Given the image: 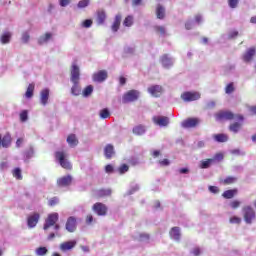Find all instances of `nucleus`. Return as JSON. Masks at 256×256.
Here are the masks:
<instances>
[{
	"mask_svg": "<svg viewBox=\"0 0 256 256\" xmlns=\"http://www.w3.org/2000/svg\"><path fill=\"white\" fill-rule=\"evenodd\" d=\"M59 221V213L57 212H53L51 214H48L47 218L45 219L44 225H43V229L44 231H49V229H51V227H53L54 232L50 233L48 235V241H53V239H55V237H59V229H61V225L57 224V222Z\"/></svg>",
	"mask_w": 256,
	"mask_h": 256,
	"instance_id": "obj_1",
	"label": "nucleus"
},
{
	"mask_svg": "<svg viewBox=\"0 0 256 256\" xmlns=\"http://www.w3.org/2000/svg\"><path fill=\"white\" fill-rule=\"evenodd\" d=\"M215 119L216 121H233V119L244 121L245 117L241 114L234 115L231 111L220 110L215 114Z\"/></svg>",
	"mask_w": 256,
	"mask_h": 256,
	"instance_id": "obj_2",
	"label": "nucleus"
},
{
	"mask_svg": "<svg viewBox=\"0 0 256 256\" xmlns=\"http://www.w3.org/2000/svg\"><path fill=\"white\" fill-rule=\"evenodd\" d=\"M55 158L63 169H66L67 171H71V169H73V165H71V162L67 160V154L65 152L57 151L55 153Z\"/></svg>",
	"mask_w": 256,
	"mask_h": 256,
	"instance_id": "obj_3",
	"label": "nucleus"
},
{
	"mask_svg": "<svg viewBox=\"0 0 256 256\" xmlns=\"http://www.w3.org/2000/svg\"><path fill=\"white\" fill-rule=\"evenodd\" d=\"M242 211L244 213V221L247 223V225H251L253 221H255L256 213L253 207L251 206H244L242 208Z\"/></svg>",
	"mask_w": 256,
	"mask_h": 256,
	"instance_id": "obj_4",
	"label": "nucleus"
},
{
	"mask_svg": "<svg viewBox=\"0 0 256 256\" xmlns=\"http://www.w3.org/2000/svg\"><path fill=\"white\" fill-rule=\"evenodd\" d=\"M137 99H139V91L130 90L122 96V103H133V101H137Z\"/></svg>",
	"mask_w": 256,
	"mask_h": 256,
	"instance_id": "obj_5",
	"label": "nucleus"
},
{
	"mask_svg": "<svg viewBox=\"0 0 256 256\" xmlns=\"http://www.w3.org/2000/svg\"><path fill=\"white\" fill-rule=\"evenodd\" d=\"M92 211L96 213L99 217H105L107 215V211H109V208H107V205L101 203V202H96L92 206Z\"/></svg>",
	"mask_w": 256,
	"mask_h": 256,
	"instance_id": "obj_6",
	"label": "nucleus"
},
{
	"mask_svg": "<svg viewBox=\"0 0 256 256\" xmlns=\"http://www.w3.org/2000/svg\"><path fill=\"white\" fill-rule=\"evenodd\" d=\"M181 99L184 100L185 103H191V101L201 99V94L199 92H184L181 94Z\"/></svg>",
	"mask_w": 256,
	"mask_h": 256,
	"instance_id": "obj_7",
	"label": "nucleus"
},
{
	"mask_svg": "<svg viewBox=\"0 0 256 256\" xmlns=\"http://www.w3.org/2000/svg\"><path fill=\"white\" fill-rule=\"evenodd\" d=\"M80 79H81V70L79 69V66H77L76 64H73L70 70V80L72 83H79Z\"/></svg>",
	"mask_w": 256,
	"mask_h": 256,
	"instance_id": "obj_8",
	"label": "nucleus"
},
{
	"mask_svg": "<svg viewBox=\"0 0 256 256\" xmlns=\"http://www.w3.org/2000/svg\"><path fill=\"white\" fill-rule=\"evenodd\" d=\"M109 77L106 70H100L93 74L92 79L95 83H103Z\"/></svg>",
	"mask_w": 256,
	"mask_h": 256,
	"instance_id": "obj_9",
	"label": "nucleus"
},
{
	"mask_svg": "<svg viewBox=\"0 0 256 256\" xmlns=\"http://www.w3.org/2000/svg\"><path fill=\"white\" fill-rule=\"evenodd\" d=\"M199 123V118H187L182 122V127L184 129H193L194 127H197Z\"/></svg>",
	"mask_w": 256,
	"mask_h": 256,
	"instance_id": "obj_10",
	"label": "nucleus"
},
{
	"mask_svg": "<svg viewBox=\"0 0 256 256\" xmlns=\"http://www.w3.org/2000/svg\"><path fill=\"white\" fill-rule=\"evenodd\" d=\"M41 216L39 213H33L32 215L28 216L27 218V225L30 229H33V227H37V224L39 223V219Z\"/></svg>",
	"mask_w": 256,
	"mask_h": 256,
	"instance_id": "obj_11",
	"label": "nucleus"
},
{
	"mask_svg": "<svg viewBox=\"0 0 256 256\" xmlns=\"http://www.w3.org/2000/svg\"><path fill=\"white\" fill-rule=\"evenodd\" d=\"M73 183V177L71 175L63 176L57 179L58 187H69Z\"/></svg>",
	"mask_w": 256,
	"mask_h": 256,
	"instance_id": "obj_12",
	"label": "nucleus"
},
{
	"mask_svg": "<svg viewBox=\"0 0 256 256\" xmlns=\"http://www.w3.org/2000/svg\"><path fill=\"white\" fill-rule=\"evenodd\" d=\"M76 229H77V219L73 216H70L66 221V230H68L69 233H74Z\"/></svg>",
	"mask_w": 256,
	"mask_h": 256,
	"instance_id": "obj_13",
	"label": "nucleus"
},
{
	"mask_svg": "<svg viewBox=\"0 0 256 256\" xmlns=\"http://www.w3.org/2000/svg\"><path fill=\"white\" fill-rule=\"evenodd\" d=\"M148 93H150L152 97H159L160 95H163V86L152 85L148 88Z\"/></svg>",
	"mask_w": 256,
	"mask_h": 256,
	"instance_id": "obj_14",
	"label": "nucleus"
},
{
	"mask_svg": "<svg viewBox=\"0 0 256 256\" xmlns=\"http://www.w3.org/2000/svg\"><path fill=\"white\" fill-rule=\"evenodd\" d=\"M256 54V49L255 47H251L249 48L244 54H243V61L245 63H251V61H253V57H255Z\"/></svg>",
	"mask_w": 256,
	"mask_h": 256,
	"instance_id": "obj_15",
	"label": "nucleus"
},
{
	"mask_svg": "<svg viewBox=\"0 0 256 256\" xmlns=\"http://www.w3.org/2000/svg\"><path fill=\"white\" fill-rule=\"evenodd\" d=\"M111 196V189H98L94 191L93 197L95 199H103V197Z\"/></svg>",
	"mask_w": 256,
	"mask_h": 256,
	"instance_id": "obj_16",
	"label": "nucleus"
},
{
	"mask_svg": "<svg viewBox=\"0 0 256 256\" xmlns=\"http://www.w3.org/2000/svg\"><path fill=\"white\" fill-rule=\"evenodd\" d=\"M154 123L159 125V127H167L169 125V117L167 116H160L154 118Z\"/></svg>",
	"mask_w": 256,
	"mask_h": 256,
	"instance_id": "obj_17",
	"label": "nucleus"
},
{
	"mask_svg": "<svg viewBox=\"0 0 256 256\" xmlns=\"http://www.w3.org/2000/svg\"><path fill=\"white\" fill-rule=\"evenodd\" d=\"M77 245V241H67L60 244L61 251H71V249H74V247Z\"/></svg>",
	"mask_w": 256,
	"mask_h": 256,
	"instance_id": "obj_18",
	"label": "nucleus"
},
{
	"mask_svg": "<svg viewBox=\"0 0 256 256\" xmlns=\"http://www.w3.org/2000/svg\"><path fill=\"white\" fill-rule=\"evenodd\" d=\"M104 155L106 159H111L115 155V147L112 144H108L104 148Z\"/></svg>",
	"mask_w": 256,
	"mask_h": 256,
	"instance_id": "obj_19",
	"label": "nucleus"
},
{
	"mask_svg": "<svg viewBox=\"0 0 256 256\" xmlns=\"http://www.w3.org/2000/svg\"><path fill=\"white\" fill-rule=\"evenodd\" d=\"M40 103L44 106L49 103V89L45 88L40 92Z\"/></svg>",
	"mask_w": 256,
	"mask_h": 256,
	"instance_id": "obj_20",
	"label": "nucleus"
},
{
	"mask_svg": "<svg viewBox=\"0 0 256 256\" xmlns=\"http://www.w3.org/2000/svg\"><path fill=\"white\" fill-rule=\"evenodd\" d=\"M169 235L171 239H174V241H179V239H181V230L179 229V227H172Z\"/></svg>",
	"mask_w": 256,
	"mask_h": 256,
	"instance_id": "obj_21",
	"label": "nucleus"
},
{
	"mask_svg": "<svg viewBox=\"0 0 256 256\" xmlns=\"http://www.w3.org/2000/svg\"><path fill=\"white\" fill-rule=\"evenodd\" d=\"M219 183L220 185H233L234 183H237V177L228 176L226 178H220Z\"/></svg>",
	"mask_w": 256,
	"mask_h": 256,
	"instance_id": "obj_22",
	"label": "nucleus"
},
{
	"mask_svg": "<svg viewBox=\"0 0 256 256\" xmlns=\"http://www.w3.org/2000/svg\"><path fill=\"white\" fill-rule=\"evenodd\" d=\"M119 27H121V14H117L115 16L111 29L114 33H117L119 31Z\"/></svg>",
	"mask_w": 256,
	"mask_h": 256,
	"instance_id": "obj_23",
	"label": "nucleus"
},
{
	"mask_svg": "<svg viewBox=\"0 0 256 256\" xmlns=\"http://www.w3.org/2000/svg\"><path fill=\"white\" fill-rule=\"evenodd\" d=\"M11 145V135L10 134H6L4 135V137L2 138L0 135V147H9Z\"/></svg>",
	"mask_w": 256,
	"mask_h": 256,
	"instance_id": "obj_24",
	"label": "nucleus"
},
{
	"mask_svg": "<svg viewBox=\"0 0 256 256\" xmlns=\"http://www.w3.org/2000/svg\"><path fill=\"white\" fill-rule=\"evenodd\" d=\"M106 19H107V14L105 13V10H98L97 18H96L98 25H103Z\"/></svg>",
	"mask_w": 256,
	"mask_h": 256,
	"instance_id": "obj_25",
	"label": "nucleus"
},
{
	"mask_svg": "<svg viewBox=\"0 0 256 256\" xmlns=\"http://www.w3.org/2000/svg\"><path fill=\"white\" fill-rule=\"evenodd\" d=\"M237 193H239V191L237 190V188L234 189H230V190H226L222 193V197L224 199H233V197H235V195H237Z\"/></svg>",
	"mask_w": 256,
	"mask_h": 256,
	"instance_id": "obj_26",
	"label": "nucleus"
},
{
	"mask_svg": "<svg viewBox=\"0 0 256 256\" xmlns=\"http://www.w3.org/2000/svg\"><path fill=\"white\" fill-rule=\"evenodd\" d=\"M66 141L70 147H77V145H79V140L75 134L68 135Z\"/></svg>",
	"mask_w": 256,
	"mask_h": 256,
	"instance_id": "obj_27",
	"label": "nucleus"
},
{
	"mask_svg": "<svg viewBox=\"0 0 256 256\" xmlns=\"http://www.w3.org/2000/svg\"><path fill=\"white\" fill-rule=\"evenodd\" d=\"M213 139L217 143H227V141H229V136H227V134H214Z\"/></svg>",
	"mask_w": 256,
	"mask_h": 256,
	"instance_id": "obj_28",
	"label": "nucleus"
},
{
	"mask_svg": "<svg viewBox=\"0 0 256 256\" xmlns=\"http://www.w3.org/2000/svg\"><path fill=\"white\" fill-rule=\"evenodd\" d=\"M241 127H243V121L234 122V123L230 124L229 130L232 133H239V130L241 129Z\"/></svg>",
	"mask_w": 256,
	"mask_h": 256,
	"instance_id": "obj_29",
	"label": "nucleus"
},
{
	"mask_svg": "<svg viewBox=\"0 0 256 256\" xmlns=\"http://www.w3.org/2000/svg\"><path fill=\"white\" fill-rule=\"evenodd\" d=\"M73 86L71 88V94L74 95V97H77L81 95V86H79V82H72Z\"/></svg>",
	"mask_w": 256,
	"mask_h": 256,
	"instance_id": "obj_30",
	"label": "nucleus"
},
{
	"mask_svg": "<svg viewBox=\"0 0 256 256\" xmlns=\"http://www.w3.org/2000/svg\"><path fill=\"white\" fill-rule=\"evenodd\" d=\"M156 16L157 19H165V7L161 4H158L156 7Z\"/></svg>",
	"mask_w": 256,
	"mask_h": 256,
	"instance_id": "obj_31",
	"label": "nucleus"
},
{
	"mask_svg": "<svg viewBox=\"0 0 256 256\" xmlns=\"http://www.w3.org/2000/svg\"><path fill=\"white\" fill-rule=\"evenodd\" d=\"M145 126L144 125H137L132 129V133H134V135H145Z\"/></svg>",
	"mask_w": 256,
	"mask_h": 256,
	"instance_id": "obj_32",
	"label": "nucleus"
},
{
	"mask_svg": "<svg viewBox=\"0 0 256 256\" xmlns=\"http://www.w3.org/2000/svg\"><path fill=\"white\" fill-rule=\"evenodd\" d=\"M34 93H35V84L31 83L28 85L26 93H25L26 99H31V97H33Z\"/></svg>",
	"mask_w": 256,
	"mask_h": 256,
	"instance_id": "obj_33",
	"label": "nucleus"
},
{
	"mask_svg": "<svg viewBox=\"0 0 256 256\" xmlns=\"http://www.w3.org/2000/svg\"><path fill=\"white\" fill-rule=\"evenodd\" d=\"M161 63L163 65V67H171V65H173V62L171 61V58H169V56L167 54H164L161 57Z\"/></svg>",
	"mask_w": 256,
	"mask_h": 256,
	"instance_id": "obj_34",
	"label": "nucleus"
},
{
	"mask_svg": "<svg viewBox=\"0 0 256 256\" xmlns=\"http://www.w3.org/2000/svg\"><path fill=\"white\" fill-rule=\"evenodd\" d=\"M0 41L3 45L9 43L11 41V32H5L2 34Z\"/></svg>",
	"mask_w": 256,
	"mask_h": 256,
	"instance_id": "obj_35",
	"label": "nucleus"
},
{
	"mask_svg": "<svg viewBox=\"0 0 256 256\" xmlns=\"http://www.w3.org/2000/svg\"><path fill=\"white\" fill-rule=\"evenodd\" d=\"M214 162V159H206V160H203L201 163H200V169H209L211 167V163Z\"/></svg>",
	"mask_w": 256,
	"mask_h": 256,
	"instance_id": "obj_36",
	"label": "nucleus"
},
{
	"mask_svg": "<svg viewBox=\"0 0 256 256\" xmlns=\"http://www.w3.org/2000/svg\"><path fill=\"white\" fill-rule=\"evenodd\" d=\"M51 37H53V35L51 33H46L45 35L41 36L38 39V43L39 45H43L44 43H47V41H49V39H51Z\"/></svg>",
	"mask_w": 256,
	"mask_h": 256,
	"instance_id": "obj_37",
	"label": "nucleus"
},
{
	"mask_svg": "<svg viewBox=\"0 0 256 256\" xmlns=\"http://www.w3.org/2000/svg\"><path fill=\"white\" fill-rule=\"evenodd\" d=\"M100 119H109V117H111V112L109 111L108 108H104L102 110H100Z\"/></svg>",
	"mask_w": 256,
	"mask_h": 256,
	"instance_id": "obj_38",
	"label": "nucleus"
},
{
	"mask_svg": "<svg viewBox=\"0 0 256 256\" xmlns=\"http://www.w3.org/2000/svg\"><path fill=\"white\" fill-rule=\"evenodd\" d=\"M134 23V18L132 15H128L124 21H123V25L124 27H131Z\"/></svg>",
	"mask_w": 256,
	"mask_h": 256,
	"instance_id": "obj_39",
	"label": "nucleus"
},
{
	"mask_svg": "<svg viewBox=\"0 0 256 256\" xmlns=\"http://www.w3.org/2000/svg\"><path fill=\"white\" fill-rule=\"evenodd\" d=\"M93 93V85H88L84 88L82 95L83 97H89Z\"/></svg>",
	"mask_w": 256,
	"mask_h": 256,
	"instance_id": "obj_40",
	"label": "nucleus"
},
{
	"mask_svg": "<svg viewBox=\"0 0 256 256\" xmlns=\"http://www.w3.org/2000/svg\"><path fill=\"white\" fill-rule=\"evenodd\" d=\"M235 92V84L233 82L229 83L226 87H225V93L227 95H231V93Z\"/></svg>",
	"mask_w": 256,
	"mask_h": 256,
	"instance_id": "obj_41",
	"label": "nucleus"
},
{
	"mask_svg": "<svg viewBox=\"0 0 256 256\" xmlns=\"http://www.w3.org/2000/svg\"><path fill=\"white\" fill-rule=\"evenodd\" d=\"M12 174L15 179H18V181H21V179H23V175L21 174V168H15Z\"/></svg>",
	"mask_w": 256,
	"mask_h": 256,
	"instance_id": "obj_42",
	"label": "nucleus"
},
{
	"mask_svg": "<svg viewBox=\"0 0 256 256\" xmlns=\"http://www.w3.org/2000/svg\"><path fill=\"white\" fill-rule=\"evenodd\" d=\"M46 253H49V250L47 247H38L36 249V255L38 256H45Z\"/></svg>",
	"mask_w": 256,
	"mask_h": 256,
	"instance_id": "obj_43",
	"label": "nucleus"
},
{
	"mask_svg": "<svg viewBox=\"0 0 256 256\" xmlns=\"http://www.w3.org/2000/svg\"><path fill=\"white\" fill-rule=\"evenodd\" d=\"M229 223H231L232 225H241V218L238 216H232L229 219Z\"/></svg>",
	"mask_w": 256,
	"mask_h": 256,
	"instance_id": "obj_44",
	"label": "nucleus"
},
{
	"mask_svg": "<svg viewBox=\"0 0 256 256\" xmlns=\"http://www.w3.org/2000/svg\"><path fill=\"white\" fill-rule=\"evenodd\" d=\"M229 207H231L233 210L239 209V207H241V201H239V200H232L229 203Z\"/></svg>",
	"mask_w": 256,
	"mask_h": 256,
	"instance_id": "obj_45",
	"label": "nucleus"
},
{
	"mask_svg": "<svg viewBox=\"0 0 256 256\" xmlns=\"http://www.w3.org/2000/svg\"><path fill=\"white\" fill-rule=\"evenodd\" d=\"M27 119H29V112L27 110H23L21 113H20V121L22 123H25V121H27Z\"/></svg>",
	"mask_w": 256,
	"mask_h": 256,
	"instance_id": "obj_46",
	"label": "nucleus"
},
{
	"mask_svg": "<svg viewBox=\"0 0 256 256\" xmlns=\"http://www.w3.org/2000/svg\"><path fill=\"white\" fill-rule=\"evenodd\" d=\"M127 171H129V165L127 164H122L119 168H118V173L120 175H124V173H127Z\"/></svg>",
	"mask_w": 256,
	"mask_h": 256,
	"instance_id": "obj_47",
	"label": "nucleus"
},
{
	"mask_svg": "<svg viewBox=\"0 0 256 256\" xmlns=\"http://www.w3.org/2000/svg\"><path fill=\"white\" fill-rule=\"evenodd\" d=\"M89 2H90V0H81L78 2L77 7L79 9H85V7L89 6Z\"/></svg>",
	"mask_w": 256,
	"mask_h": 256,
	"instance_id": "obj_48",
	"label": "nucleus"
},
{
	"mask_svg": "<svg viewBox=\"0 0 256 256\" xmlns=\"http://www.w3.org/2000/svg\"><path fill=\"white\" fill-rule=\"evenodd\" d=\"M154 30L156 31V33H158V35H165L166 33L164 26H154Z\"/></svg>",
	"mask_w": 256,
	"mask_h": 256,
	"instance_id": "obj_49",
	"label": "nucleus"
},
{
	"mask_svg": "<svg viewBox=\"0 0 256 256\" xmlns=\"http://www.w3.org/2000/svg\"><path fill=\"white\" fill-rule=\"evenodd\" d=\"M49 207H55V205H59V198L53 197L48 201Z\"/></svg>",
	"mask_w": 256,
	"mask_h": 256,
	"instance_id": "obj_50",
	"label": "nucleus"
},
{
	"mask_svg": "<svg viewBox=\"0 0 256 256\" xmlns=\"http://www.w3.org/2000/svg\"><path fill=\"white\" fill-rule=\"evenodd\" d=\"M228 5L231 9H237L239 5V0H228Z\"/></svg>",
	"mask_w": 256,
	"mask_h": 256,
	"instance_id": "obj_51",
	"label": "nucleus"
},
{
	"mask_svg": "<svg viewBox=\"0 0 256 256\" xmlns=\"http://www.w3.org/2000/svg\"><path fill=\"white\" fill-rule=\"evenodd\" d=\"M91 25H93V20H91V19H86L82 23V27H85V29H89V27H91Z\"/></svg>",
	"mask_w": 256,
	"mask_h": 256,
	"instance_id": "obj_52",
	"label": "nucleus"
},
{
	"mask_svg": "<svg viewBox=\"0 0 256 256\" xmlns=\"http://www.w3.org/2000/svg\"><path fill=\"white\" fill-rule=\"evenodd\" d=\"M170 163L171 162L169 161V159H163L159 161V164L161 165V167H167L170 165Z\"/></svg>",
	"mask_w": 256,
	"mask_h": 256,
	"instance_id": "obj_53",
	"label": "nucleus"
},
{
	"mask_svg": "<svg viewBox=\"0 0 256 256\" xmlns=\"http://www.w3.org/2000/svg\"><path fill=\"white\" fill-rule=\"evenodd\" d=\"M29 39H31V36H29V33L25 32L23 35H22V41L24 43H29Z\"/></svg>",
	"mask_w": 256,
	"mask_h": 256,
	"instance_id": "obj_54",
	"label": "nucleus"
},
{
	"mask_svg": "<svg viewBox=\"0 0 256 256\" xmlns=\"http://www.w3.org/2000/svg\"><path fill=\"white\" fill-rule=\"evenodd\" d=\"M223 157L224 156L222 153H217L214 155V158H212V159H214V161H223Z\"/></svg>",
	"mask_w": 256,
	"mask_h": 256,
	"instance_id": "obj_55",
	"label": "nucleus"
},
{
	"mask_svg": "<svg viewBox=\"0 0 256 256\" xmlns=\"http://www.w3.org/2000/svg\"><path fill=\"white\" fill-rule=\"evenodd\" d=\"M60 7H67V5H69V3H71V0H60Z\"/></svg>",
	"mask_w": 256,
	"mask_h": 256,
	"instance_id": "obj_56",
	"label": "nucleus"
},
{
	"mask_svg": "<svg viewBox=\"0 0 256 256\" xmlns=\"http://www.w3.org/2000/svg\"><path fill=\"white\" fill-rule=\"evenodd\" d=\"M210 193H219V187L217 186H209Z\"/></svg>",
	"mask_w": 256,
	"mask_h": 256,
	"instance_id": "obj_57",
	"label": "nucleus"
},
{
	"mask_svg": "<svg viewBox=\"0 0 256 256\" xmlns=\"http://www.w3.org/2000/svg\"><path fill=\"white\" fill-rule=\"evenodd\" d=\"M105 171L107 173H113V171H114L113 165H111V164L106 165L105 166Z\"/></svg>",
	"mask_w": 256,
	"mask_h": 256,
	"instance_id": "obj_58",
	"label": "nucleus"
},
{
	"mask_svg": "<svg viewBox=\"0 0 256 256\" xmlns=\"http://www.w3.org/2000/svg\"><path fill=\"white\" fill-rule=\"evenodd\" d=\"M86 223L87 225H91V223H93V215L89 214L86 216Z\"/></svg>",
	"mask_w": 256,
	"mask_h": 256,
	"instance_id": "obj_59",
	"label": "nucleus"
},
{
	"mask_svg": "<svg viewBox=\"0 0 256 256\" xmlns=\"http://www.w3.org/2000/svg\"><path fill=\"white\" fill-rule=\"evenodd\" d=\"M185 29H187V31L193 29V22H191V21L186 22Z\"/></svg>",
	"mask_w": 256,
	"mask_h": 256,
	"instance_id": "obj_60",
	"label": "nucleus"
},
{
	"mask_svg": "<svg viewBox=\"0 0 256 256\" xmlns=\"http://www.w3.org/2000/svg\"><path fill=\"white\" fill-rule=\"evenodd\" d=\"M239 35L238 31H232L229 34V39H235V37H237Z\"/></svg>",
	"mask_w": 256,
	"mask_h": 256,
	"instance_id": "obj_61",
	"label": "nucleus"
},
{
	"mask_svg": "<svg viewBox=\"0 0 256 256\" xmlns=\"http://www.w3.org/2000/svg\"><path fill=\"white\" fill-rule=\"evenodd\" d=\"M194 256H199L201 255V249L200 248H194L192 251Z\"/></svg>",
	"mask_w": 256,
	"mask_h": 256,
	"instance_id": "obj_62",
	"label": "nucleus"
},
{
	"mask_svg": "<svg viewBox=\"0 0 256 256\" xmlns=\"http://www.w3.org/2000/svg\"><path fill=\"white\" fill-rule=\"evenodd\" d=\"M119 83H120V85H125V83H127V79L123 76H120Z\"/></svg>",
	"mask_w": 256,
	"mask_h": 256,
	"instance_id": "obj_63",
	"label": "nucleus"
},
{
	"mask_svg": "<svg viewBox=\"0 0 256 256\" xmlns=\"http://www.w3.org/2000/svg\"><path fill=\"white\" fill-rule=\"evenodd\" d=\"M159 155H161V151H159V150H154V151L152 152V157L157 158V157H159Z\"/></svg>",
	"mask_w": 256,
	"mask_h": 256,
	"instance_id": "obj_64",
	"label": "nucleus"
}]
</instances>
